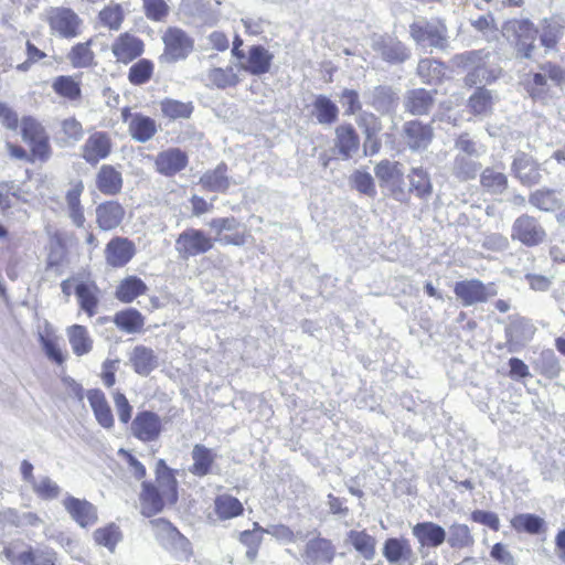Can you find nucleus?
I'll list each match as a JSON object with an SVG mask.
<instances>
[{
  "label": "nucleus",
  "instance_id": "30",
  "mask_svg": "<svg viewBox=\"0 0 565 565\" xmlns=\"http://www.w3.org/2000/svg\"><path fill=\"white\" fill-rule=\"evenodd\" d=\"M129 361L136 373L149 375L158 366V358L153 350L145 345H137L130 353Z\"/></svg>",
  "mask_w": 565,
  "mask_h": 565
},
{
  "label": "nucleus",
  "instance_id": "24",
  "mask_svg": "<svg viewBox=\"0 0 565 565\" xmlns=\"http://www.w3.org/2000/svg\"><path fill=\"white\" fill-rule=\"evenodd\" d=\"M514 175L524 185H534L541 180V172L536 162L527 154H518L512 163Z\"/></svg>",
  "mask_w": 565,
  "mask_h": 565
},
{
  "label": "nucleus",
  "instance_id": "63",
  "mask_svg": "<svg viewBox=\"0 0 565 565\" xmlns=\"http://www.w3.org/2000/svg\"><path fill=\"white\" fill-rule=\"evenodd\" d=\"M353 186L362 194L374 196L376 194L372 175L365 171H355L351 177Z\"/></svg>",
  "mask_w": 565,
  "mask_h": 565
},
{
  "label": "nucleus",
  "instance_id": "8",
  "mask_svg": "<svg viewBox=\"0 0 565 565\" xmlns=\"http://www.w3.org/2000/svg\"><path fill=\"white\" fill-rule=\"evenodd\" d=\"M511 237L531 247L543 243L546 237V232L536 218L523 214L514 221Z\"/></svg>",
  "mask_w": 565,
  "mask_h": 565
},
{
  "label": "nucleus",
  "instance_id": "31",
  "mask_svg": "<svg viewBox=\"0 0 565 565\" xmlns=\"http://www.w3.org/2000/svg\"><path fill=\"white\" fill-rule=\"evenodd\" d=\"M140 493L141 512L146 516L159 513L164 505V495L151 482L143 481Z\"/></svg>",
  "mask_w": 565,
  "mask_h": 565
},
{
  "label": "nucleus",
  "instance_id": "22",
  "mask_svg": "<svg viewBox=\"0 0 565 565\" xmlns=\"http://www.w3.org/2000/svg\"><path fill=\"white\" fill-rule=\"evenodd\" d=\"M274 55L262 45H252L248 50L246 62L241 67L252 75H263L270 70Z\"/></svg>",
  "mask_w": 565,
  "mask_h": 565
},
{
  "label": "nucleus",
  "instance_id": "45",
  "mask_svg": "<svg viewBox=\"0 0 565 565\" xmlns=\"http://www.w3.org/2000/svg\"><path fill=\"white\" fill-rule=\"evenodd\" d=\"M215 512L221 520H228L241 515L244 511L241 501L230 494H221L216 497Z\"/></svg>",
  "mask_w": 565,
  "mask_h": 565
},
{
  "label": "nucleus",
  "instance_id": "50",
  "mask_svg": "<svg viewBox=\"0 0 565 565\" xmlns=\"http://www.w3.org/2000/svg\"><path fill=\"white\" fill-rule=\"evenodd\" d=\"M417 73L424 83L436 84L445 75V66L436 60L423 58L418 63Z\"/></svg>",
  "mask_w": 565,
  "mask_h": 565
},
{
  "label": "nucleus",
  "instance_id": "47",
  "mask_svg": "<svg viewBox=\"0 0 565 565\" xmlns=\"http://www.w3.org/2000/svg\"><path fill=\"white\" fill-rule=\"evenodd\" d=\"M115 324L126 333H137L143 327V318L136 309L119 311L114 318Z\"/></svg>",
  "mask_w": 565,
  "mask_h": 565
},
{
  "label": "nucleus",
  "instance_id": "2",
  "mask_svg": "<svg viewBox=\"0 0 565 565\" xmlns=\"http://www.w3.org/2000/svg\"><path fill=\"white\" fill-rule=\"evenodd\" d=\"M409 35L423 49H445L447 46V28L437 20L416 18L409 25Z\"/></svg>",
  "mask_w": 565,
  "mask_h": 565
},
{
  "label": "nucleus",
  "instance_id": "20",
  "mask_svg": "<svg viewBox=\"0 0 565 565\" xmlns=\"http://www.w3.org/2000/svg\"><path fill=\"white\" fill-rule=\"evenodd\" d=\"M125 209L117 201H107L96 207V223L102 231H111L120 225Z\"/></svg>",
  "mask_w": 565,
  "mask_h": 565
},
{
  "label": "nucleus",
  "instance_id": "62",
  "mask_svg": "<svg viewBox=\"0 0 565 565\" xmlns=\"http://www.w3.org/2000/svg\"><path fill=\"white\" fill-rule=\"evenodd\" d=\"M537 364L541 367V372L548 377L557 376L561 371L558 360L551 349L541 352Z\"/></svg>",
  "mask_w": 565,
  "mask_h": 565
},
{
  "label": "nucleus",
  "instance_id": "44",
  "mask_svg": "<svg viewBox=\"0 0 565 565\" xmlns=\"http://www.w3.org/2000/svg\"><path fill=\"white\" fill-rule=\"evenodd\" d=\"M409 189L420 199H428L433 192L429 174L423 168H412L409 174Z\"/></svg>",
  "mask_w": 565,
  "mask_h": 565
},
{
  "label": "nucleus",
  "instance_id": "13",
  "mask_svg": "<svg viewBox=\"0 0 565 565\" xmlns=\"http://www.w3.org/2000/svg\"><path fill=\"white\" fill-rule=\"evenodd\" d=\"M110 50L118 63L128 64L143 53L145 44L140 38L125 32L114 40Z\"/></svg>",
  "mask_w": 565,
  "mask_h": 565
},
{
  "label": "nucleus",
  "instance_id": "61",
  "mask_svg": "<svg viewBox=\"0 0 565 565\" xmlns=\"http://www.w3.org/2000/svg\"><path fill=\"white\" fill-rule=\"evenodd\" d=\"M523 84L525 90L533 99H541L546 95L547 85L544 73H534L527 75Z\"/></svg>",
  "mask_w": 565,
  "mask_h": 565
},
{
  "label": "nucleus",
  "instance_id": "5",
  "mask_svg": "<svg viewBox=\"0 0 565 565\" xmlns=\"http://www.w3.org/2000/svg\"><path fill=\"white\" fill-rule=\"evenodd\" d=\"M213 246V238L202 230L186 228L177 237L174 249L181 259L188 260L191 257L207 253Z\"/></svg>",
  "mask_w": 565,
  "mask_h": 565
},
{
  "label": "nucleus",
  "instance_id": "32",
  "mask_svg": "<svg viewBox=\"0 0 565 565\" xmlns=\"http://www.w3.org/2000/svg\"><path fill=\"white\" fill-rule=\"evenodd\" d=\"M156 478L159 490L170 503L178 500L177 480L173 470L170 469L163 459H159L156 467Z\"/></svg>",
  "mask_w": 565,
  "mask_h": 565
},
{
  "label": "nucleus",
  "instance_id": "52",
  "mask_svg": "<svg viewBox=\"0 0 565 565\" xmlns=\"http://www.w3.org/2000/svg\"><path fill=\"white\" fill-rule=\"evenodd\" d=\"M457 154L480 158L487 152V147L470 137L468 132L460 134L455 140Z\"/></svg>",
  "mask_w": 565,
  "mask_h": 565
},
{
  "label": "nucleus",
  "instance_id": "37",
  "mask_svg": "<svg viewBox=\"0 0 565 565\" xmlns=\"http://www.w3.org/2000/svg\"><path fill=\"white\" fill-rule=\"evenodd\" d=\"M206 86L224 89L226 87L235 86L239 82V77L234 71L233 66L213 67L210 68L205 75Z\"/></svg>",
  "mask_w": 565,
  "mask_h": 565
},
{
  "label": "nucleus",
  "instance_id": "29",
  "mask_svg": "<svg viewBox=\"0 0 565 565\" xmlns=\"http://www.w3.org/2000/svg\"><path fill=\"white\" fill-rule=\"evenodd\" d=\"M434 105L433 92L424 88L407 92L404 106L407 111L415 116L428 114Z\"/></svg>",
  "mask_w": 565,
  "mask_h": 565
},
{
  "label": "nucleus",
  "instance_id": "25",
  "mask_svg": "<svg viewBox=\"0 0 565 565\" xmlns=\"http://www.w3.org/2000/svg\"><path fill=\"white\" fill-rule=\"evenodd\" d=\"M96 188L105 195H116L122 188V175L115 167L104 164L96 174Z\"/></svg>",
  "mask_w": 565,
  "mask_h": 565
},
{
  "label": "nucleus",
  "instance_id": "39",
  "mask_svg": "<svg viewBox=\"0 0 565 565\" xmlns=\"http://www.w3.org/2000/svg\"><path fill=\"white\" fill-rule=\"evenodd\" d=\"M147 285L137 276H129L121 280L116 290V298L122 302L129 303L137 297L146 294Z\"/></svg>",
  "mask_w": 565,
  "mask_h": 565
},
{
  "label": "nucleus",
  "instance_id": "9",
  "mask_svg": "<svg viewBox=\"0 0 565 565\" xmlns=\"http://www.w3.org/2000/svg\"><path fill=\"white\" fill-rule=\"evenodd\" d=\"M151 524L158 541L164 548L174 553H185L189 551L190 542L169 521L156 519L151 521Z\"/></svg>",
  "mask_w": 565,
  "mask_h": 565
},
{
  "label": "nucleus",
  "instance_id": "23",
  "mask_svg": "<svg viewBox=\"0 0 565 565\" xmlns=\"http://www.w3.org/2000/svg\"><path fill=\"white\" fill-rule=\"evenodd\" d=\"M412 533L422 546L438 547L446 541L445 529L434 522L417 523Z\"/></svg>",
  "mask_w": 565,
  "mask_h": 565
},
{
  "label": "nucleus",
  "instance_id": "49",
  "mask_svg": "<svg viewBox=\"0 0 565 565\" xmlns=\"http://www.w3.org/2000/svg\"><path fill=\"white\" fill-rule=\"evenodd\" d=\"M154 72V64L148 58H140L128 71V81L135 86L148 83Z\"/></svg>",
  "mask_w": 565,
  "mask_h": 565
},
{
  "label": "nucleus",
  "instance_id": "12",
  "mask_svg": "<svg viewBox=\"0 0 565 565\" xmlns=\"http://www.w3.org/2000/svg\"><path fill=\"white\" fill-rule=\"evenodd\" d=\"M371 41L372 49L388 63H403L411 56L409 50L396 38L375 34Z\"/></svg>",
  "mask_w": 565,
  "mask_h": 565
},
{
  "label": "nucleus",
  "instance_id": "1",
  "mask_svg": "<svg viewBox=\"0 0 565 565\" xmlns=\"http://www.w3.org/2000/svg\"><path fill=\"white\" fill-rule=\"evenodd\" d=\"M489 57L490 52L484 50L467 51L455 55L452 64L468 71L465 83L472 87L498 78L500 70L488 64Z\"/></svg>",
  "mask_w": 565,
  "mask_h": 565
},
{
  "label": "nucleus",
  "instance_id": "4",
  "mask_svg": "<svg viewBox=\"0 0 565 565\" xmlns=\"http://www.w3.org/2000/svg\"><path fill=\"white\" fill-rule=\"evenodd\" d=\"M503 35L514 43L519 55L525 58L532 56L537 30L529 20H510L502 29Z\"/></svg>",
  "mask_w": 565,
  "mask_h": 565
},
{
  "label": "nucleus",
  "instance_id": "11",
  "mask_svg": "<svg viewBox=\"0 0 565 565\" xmlns=\"http://www.w3.org/2000/svg\"><path fill=\"white\" fill-rule=\"evenodd\" d=\"M162 431L161 418L150 411L139 412L131 423V434L143 443H151L159 438Z\"/></svg>",
  "mask_w": 565,
  "mask_h": 565
},
{
  "label": "nucleus",
  "instance_id": "58",
  "mask_svg": "<svg viewBox=\"0 0 565 565\" xmlns=\"http://www.w3.org/2000/svg\"><path fill=\"white\" fill-rule=\"evenodd\" d=\"M33 491L43 500L56 499L61 493V488L49 477H40L32 483Z\"/></svg>",
  "mask_w": 565,
  "mask_h": 565
},
{
  "label": "nucleus",
  "instance_id": "15",
  "mask_svg": "<svg viewBox=\"0 0 565 565\" xmlns=\"http://www.w3.org/2000/svg\"><path fill=\"white\" fill-rule=\"evenodd\" d=\"M383 556L390 565H415L416 556L407 539L390 537L383 544Z\"/></svg>",
  "mask_w": 565,
  "mask_h": 565
},
{
  "label": "nucleus",
  "instance_id": "26",
  "mask_svg": "<svg viewBox=\"0 0 565 565\" xmlns=\"http://www.w3.org/2000/svg\"><path fill=\"white\" fill-rule=\"evenodd\" d=\"M335 147L342 159L348 160L358 152L360 139L351 125H341L335 129Z\"/></svg>",
  "mask_w": 565,
  "mask_h": 565
},
{
  "label": "nucleus",
  "instance_id": "35",
  "mask_svg": "<svg viewBox=\"0 0 565 565\" xmlns=\"http://www.w3.org/2000/svg\"><path fill=\"white\" fill-rule=\"evenodd\" d=\"M397 99L396 93L388 86H376L369 93V103L382 114L393 110Z\"/></svg>",
  "mask_w": 565,
  "mask_h": 565
},
{
  "label": "nucleus",
  "instance_id": "34",
  "mask_svg": "<svg viewBox=\"0 0 565 565\" xmlns=\"http://www.w3.org/2000/svg\"><path fill=\"white\" fill-rule=\"evenodd\" d=\"M66 335L75 355L82 356L92 351L93 339L86 327L73 324L66 329Z\"/></svg>",
  "mask_w": 565,
  "mask_h": 565
},
{
  "label": "nucleus",
  "instance_id": "36",
  "mask_svg": "<svg viewBox=\"0 0 565 565\" xmlns=\"http://www.w3.org/2000/svg\"><path fill=\"white\" fill-rule=\"evenodd\" d=\"M477 159L478 158L463 154H456L451 166L452 175L459 181H469L475 179L482 167Z\"/></svg>",
  "mask_w": 565,
  "mask_h": 565
},
{
  "label": "nucleus",
  "instance_id": "6",
  "mask_svg": "<svg viewBox=\"0 0 565 565\" xmlns=\"http://www.w3.org/2000/svg\"><path fill=\"white\" fill-rule=\"evenodd\" d=\"M454 292L465 307L487 302L498 295L494 282L484 284L479 279H466L456 282Z\"/></svg>",
  "mask_w": 565,
  "mask_h": 565
},
{
  "label": "nucleus",
  "instance_id": "40",
  "mask_svg": "<svg viewBox=\"0 0 565 565\" xmlns=\"http://www.w3.org/2000/svg\"><path fill=\"white\" fill-rule=\"evenodd\" d=\"M494 95L484 87H478L469 97L468 107L476 116H488L492 111Z\"/></svg>",
  "mask_w": 565,
  "mask_h": 565
},
{
  "label": "nucleus",
  "instance_id": "55",
  "mask_svg": "<svg viewBox=\"0 0 565 565\" xmlns=\"http://www.w3.org/2000/svg\"><path fill=\"white\" fill-rule=\"evenodd\" d=\"M543 519L530 513L518 514L511 521V525L516 531H524L530 534L540 533V531L543 527Z\"/></svg>",
  "mask_w": 565,
  "mask_h": 565
},
{
  "label": "nucleus",
  "instance_id": "27",
  "mask_svg": "<svg viewBox=\"0 0 565 565\" xmlns=\"http://www.w3.org/2000/svg\"><path fill=\"white\" fill-rule=\"evenodd\" d=\"M199 183L211 192H226L232 184L231 178L227 175V166L222 162L216 168L205 171Z\"/></svg>",
  "mask_w": 565,
  "mask_h": 565
},
{
  "label": "nucleus",
  "instance_id": "10",
  "mask_svg": "<svg viewBox=\"0 0 565 565\" xmlns=\"http://www.w3.org/2000/svg\"><path fill=\"white\" fill-rule=\"evenodd\" d=\"M4 556L12 565H55L56 554L51 550L32 552L11 545L4 550Z\"/></svg>",
  "mask_w": 565,
  "mask_h": 565
},
{
  "label": "nucleus",
  "instance_id": "53",
  "mask_svg": "<svg viewBox=\"0 0 565 565\" xmlns=\"http://www.w3.org/2000/svg\"><path fill=\"white\" fill-rule=\"evenodd\" d=\"M53 90L70 100H76L81 97V86L72 76H57L52 84Z\"/></svg>",
  "mask_w": 565,
  "mask_h": 565
},
{
  "label": "nucleus",
  "instance_id": "51",
  "mask_svg": "<svg viewBox=\"0 0 565 565\" xmlns=\"http://www.w3.org/2000/svg\"><path fill=\"white\" fill-rule=\"evenodd\" d=\"M447 542L450 547L461 550L471 546L475 540L467 524L454 523L449 526Z\"/></svg>",
  "mask_w": 565,
  "mask_h": 565
},
{
  "label": "nucleus",
  "instance_id": "57",
  "mask_svg": "<svg viewBox=\"0 0 565 565\" xmlns=\"http://www.w3.org/2000/svg\"><path fill=\"white\" fill-rule=\"evenodd\" d=\"M94 539L98 545L105 546L113 552L120 541L121 535L119 529L110 524L106 527L97 529L94 532Z\"/></svg>",
  "mask_w": 565,
  "mask_h": 565
},
{
  "label": "nucleus",
  "instance_id": "56",
  "mask_svg": "<svg viewBox=\"0 0 565 565\" xmlns=\"http://www.w3.org/2000/svg\"><path fill=\"white\" fill-rule=\"evenodd\" d=\"M191 103H182L174 99H164L161 102V111L171 119L188 118L192 114Z\"/></svg>",
  "mask_w": 565,
  "mask_h": 565
},
{
  "label": "nucleus",
  "instance_id": "43",
  "mask_svg": "<svg viewBox=\"0 0 565 565\" xmlns=\"http://www.w3.org/2000/svg\"><path fill=\"white\" fill-rule=\"evenodd\" d=\"M93 41L75 44L67 54V60L75 68H86L95 65V54L92 51Z\"/></svg>",
  "mask_w": 565,
  "mask_h": 565
},
{
  "label": "nucleus",
  "instance_id": "60",
  "mask_svg": "<svg viewBox=\"0 0 565 565\" xmlns=\"http://www.w3.org/2000/svg\"><path fill=\"white\" fill-rule=\"evenodd\" d=\"M375 177L382 182L397 180L403 175L401 163L397 161L382 160L374 168Z\"/></svg>",
  "mask_w": 565,
  "mask_h": 565
},
{
  "label": "nucleus",
  "instance_id": "3",
  "mask_svg": "<svg viewBox=\"0 0 565 565\" xmlns=\"http://www.w3.org/2000/svg\"><path fill=\"white\" fill-rule=\"evenodd\" d=\"M162 42L164 49L161 60L166 63L183 61L194 50V40L178 26H169L162 35Z\"/></svg>",
  "mask_w": 565,
  "mask_h": 565
},
{
  "label": "nucleus",
  "instance_id": "64",
  "mask_svg": "<svg viewBox=\"0 0 565 565\" xmlns=\"http://www.w3.org/2000/svg\"><path fill=\"white\" fill-rule=\"evenodd\" d=\"M6 519L11 524L18 526V527H24V526H39L42 524V520L32 512H22L19 513L15 510H9L6 512Z\"/></svg>",
  "mask_w": 565,
  "mask_h": 565
},
{
  "label": "nucleus",
  "instance_id": "7",
  "mask_svg": "<svg viewBox=\"0 0 565 565\" xmlns=\"http://www.w3.org/2000/svg\"><path fill=\"white\" fill-rule=\"evenodd\" d=\"M47 23L52 33L64 39H73L79 35L82 19L71 8H51L47 13Z\"/></svg>",
  "mask_w": 565,
  "mask_h": 565
},
{
  "label": "nucleus",
  "instance_id": "17",
  "mask_svg": "<svg viewBox=\"0 0 565 565\" xmlns=\"http://www.w3.org/2000/svg\"><path fill=\"white\" fill-rule=\"evenodd\" d=\"M111 151V140L107 132L92 134L82 147V157L89 164H97Z\"/></svg>",
  "mask_w": 565,
  "mask_h": 565
},
{
  "label": "nucleus",
  "instance_id": "14",
  "mask_svg": "<svg viewBox=\"0 0 565 565\" xmlns=\"http://www.w3.org/2000/svg\"><path fill=\"white\" fill-rule=\"evenodd\" d=\"M434 138V129L430 125L418 120L406 121L403 126V139L412 151H423L428 148Z\"/></svg>",
  "mask_w": 565,
  "mask_h": 565
},
{
  "label": "nucleus",
  "instance_id": "41",
  "mask_svg": "<svg viewBox=\"0 0 565 565\" xmlns=\"http://www.w3.org/2000/svg\"><path fill=\"white\" fill-rule=\"evenodd\" d=\"M349 542L363 558L371 561L375 557L376 540L365 531H350Z\"/></svg>",
  "mask_w": 565,
  "mask_h": 565
},
{
  "label": "nucleus",
  "instance_id": "19",
  "mask_svg": "<svg viewBox=\"0 0 565 565\" xmlns=\"http://www.w3.org/2000/svg\"><path fill=\"white\" fill-rule=\"evenodd\" d=\"M63 507L71 518L82 527L92 526L97 522V510L87 500L67 495L63 500Z\"/></svg>",
  "mask_w": 565,
  "mask_h": 565
},
{
  "label": "nucleus",
  "instance_id": "28",
  "mask_svg": "<svg viewBox=\"0 0 565 565\" xmlns=\"http://www.w3.org/2000/svg\"><path fill=\"white\" fill-rule=\"evenodd\" d=\"M99 288L95 282L81 281L75 286V295L78 300L79 308L93 317L97 312L99 303Z\"/></svg>",
  "mask_w": 565,
  "mask_h": 565
},
{
  "label": "nucleus",
  "instance_id": "33",
  "mask_svg": "<svg viewBox=\"0 0 565 565\" xmlns=\"http://www.w3.org/2000/svg\"><path fill=\"white\" fill-rule=\"evenodd\" d=\"M158 126L154 119L140 113H135L128 132L138 142H147L157 134Z\"/></svg>",
  "mask_w": 565,
  "mask_h": 565
},
{
  "label": "nucleus",
  "instance_id": "21",
  "mask_svg": "<svg viewBox=\"0 0 565 565\" xmlns=\"http://www.w3.org/2000/svg\"><path fill=\"white\" fill-rule=\"evenodd\" d=\"M89 406L96 422L105 429H111L115 425L111 408L100 390H89L86 394Z\"/></svg>",
  "mask_w": 565,
  "mask_h": 565
},
{
  "label": "nucleus",
  "instance_id": "46",
  "mask_svg": "<svg viewBox=\"0 0 565 565\" xmlns=\"http://www.w3.org/2000/svg\"><path fill=\"white\" fill-rule=\"evenodd\" d=\"M480 183L487 192L501 194L508 188V178L493 168H486L480 174Z\"/></svg>",
  "mask_w": 565,
  "mask_h": 565
},
{
  "label": "nucleus",
  "instance_id": "16",
  "mask_svg": "<svg viewBox=\"0 0 565 565\" xmlns=\"http://www.w3.org/2000/svg\"><path fill=\"white\" fill-rule=\"evenodd\" d=\"M136 254L134 242L127 237L111 238L105 248L106 263L111 267H124Z\"/></svg>",
  "mask_w": 565,
  "mask_h": 565
},
{
  "label": "nucleus",
  "instance_id": "59",
  "mask_svg": "<svg viewBox=\"0 0 565 565\" xmlns=\"http://www.w3.org/2000/svg\"><path fill=\"white\" fill-rule=\"evenodd\" d=\"M99 20L103 25L110 30H118L124 21V12L120 4L111 3L99 12Z\"/></svg>",
  "mask_w": 565,
  "mask_h": 565
},
{
  "label": "nucleus",
  "instance_id": "42",
  "mask_svg": "<svg viewBox=\"0 0 565 565\" xmlns=\"http://www.w3.org/2000/svg\"><path fill=\"white\" fill-rule=\"evenodd\" d=\"M333 552L329 542L324 540L309 542L306 550V562L308 565H321L330 563Z\"/></svg>",
  "mask_w": 565,
  "mask_h": 565
},
{
  "label": "nucleus",
  "instance_id": "18",
  "mask_svg": "<svg viewBox=\"0 0 565 565\" xmlns=\"http://www.w3.org/2000/svg\"><path fill=\"white\" fill-rule=\"evenodd\" d=\"M189 159L179 148H169L159 152L154 159L157 172L166 177H172L188 166Z\"/></svg>",
  "mask_w": 565,
  "mask_h": 565
},
{
  "label": "nucleus",
  "instance_id": "54",
  "mask_svg": "<svg viewBox=\"0 0 565 565\" xmlns=\"http://www.w3.org/2000/svg\"><path fill=\"white\" fill-rule=\"evenodd\" d=\"M530 203L542 211H554L559 207L561 203L553 190H537L530 196Z\"/></svg>",
  "mask_w": 565,
  "mask_h": 565
},
{
  "label": "nucleus",
  "instance_id": "48",
  "mask_svg": "<svg viewBox=\"0 0 565 565\" xmlns=\"http://www.w3.org/2000/svg\"><path fill=\"white\" fill-rule=\"evenodd\" d=\"M192 460L193 465L190 471L194 476L203 477L210 472L214 456L209 448L202 445H195L192 450Z\"/></svg>",
  "mask_w": 565,
  "mask_h": 565
},
{
  "label": "nucleus",
  "instance_id": "38",
  "mask_svg": "<svg viewBox=\"0 0 565 565\" xmlns=\"http://www.w3.org/2000/svg\"><path fill=\"white\" fill-rule=\"evenodd\" d=\"M313 116L320 125H332L338 120L339 108L327 96L318 95L312 104Z\"/></svg>",
  "mask_w": 565,
  "mask_h": 565
}]
</instances>
